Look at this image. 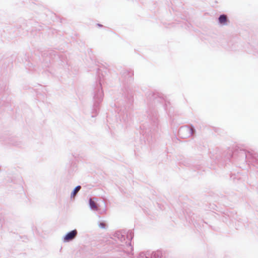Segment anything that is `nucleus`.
I'll return each mask as SVG.
<instances>
[{
  "mask_svg": "<svg viewBox=\"0 0 258 258\" xmlns=\"http://www.w3.org/2000/svg\"><path fill=\"white\" fill-rule=\"evenodd\" d=\"M77 231L76 230H74L68 233L64 237L63 240L65 242H68L73 240L77 235Z\"/></svg>",
  "mask_w": 258,
  "mask_h": 258,
  "instance_id": "obj_1",
  "label": "nucleus"
},
{
  "mask_svg": "<svg viewBox=\"0 0 258 258\" xmlns=\"http://www.w3.org/2000/svg\"><path fill=\"white\" fill-rule=\"evenodd\" d=\"M219 23L222 25L226 24L227 21V17L225 15H221L219 18Z\"/></svg>",
  "mask_w": 258,
  "mask_h": 258,
  "instance_id": "obj_2",
  "label": "nucleus"
},
{
  "mask_svg": "<svg viewBox=\"0 0 258 258\" xmlns=\"http://www.w3.org/2000/svg\"><path fill=\"white\" fill-rule=\"evenodd\" d=\"M90 206L93 210H96L97 209V206L95 202L93 201L92 199L90 200Z\"/></svg>",
  "mask_w": 258,
  "mask_h": 258,
  "instance_id": "obj_3",
  "label": "nucleus"
},
{
  "mask_svg": "<svg viewBox=\"0 0 258 258\" xmlns=\"http://www.w3.org/2000/svg\"><path fill=\"white\" fill-rule=\"evenodd\" d=\"M80 189L81 186L80 185L77 186L72 193L71 197L74 198L77 193L80 190Z\"/></svg>",
  "mask_w": 258,
  "mask_h": 258,
  "instance_id": "obj_4",
  "label": "nucleus"
}]
</instances>
